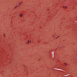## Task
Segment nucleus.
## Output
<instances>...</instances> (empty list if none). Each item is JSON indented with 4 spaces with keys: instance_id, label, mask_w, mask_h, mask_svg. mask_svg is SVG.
I'll use <instances>...</instances> for the list:
<instances>
[{
    "instance_id": "20e7f679",
    "label": "nucleus",
    "mask_w": 77,
    "mask_h": 77,
    "mask_svg": "<svg viewBox=\"0 0 77 77\" xmlns=\"http://www.w3.org/2000/svg\"><path fill=\"white\" fill-rule=\"evenodd\" d=\"M64 64H65V65H66V63H65Z\"/></svg>"
},
{
    "instance_id": "423d86ee",
    "label": "nucleus",
    "mask_w": 77,
    "mask_h": 77,
    "mask_svg": "<svg viewBox=\"0 0 77 77\" xmlns=\"http://www.w3.org/2000/svg\"><path fill=\"white\" fill-rule=\"evenodd\" d=\"M58 37H59V36H58V37L57 38H58Z\"/></svg>"
},
{
    "instance_id": "f03ea898",
    "label": "nucleus",
    "mask_w": 77,
    "mask_h": 77,
    "mask_svg": "<svg viewBox=\"0 0 77 77\" xmlns=\"http://www.w3.org/2000/svg\"><path fill=\"white\" fill-rule=\"evenodd\" d=\"M20 17H23V15H20Z\"/></svg>"
},
{
    "instance_id": "7ed1b4c3",
    "label": "nucleus",
    "mask_w": 77,
    "mask_h": 77,
    "mask_svg": "<svg viewBox=\"0 0 77 77\" xmlns=\"http://www.w3.org/2000/svg\"><path fill=\"white\" fill-rule=\"evenodd\" d=\"M21 3H20V4L19 5H21Z\"/></svg>"
},
{
    "instance_id": "39448f33",
    "label": "nucleus",
    "mask_w": 77,
    "mask_h": 77,
    "mask_svg": "<svg viewBox=\"0 0 77 77\" xmlns=\"http://www.w3.org/2000/svg\"><path fill=\"white\" fill-rule=\"evenodd\" d=\"M28 42H29V41H28Z\"/></svg>"
},
{
    "instance_id": "f257e3e1",
    "label": "nucleus",
    "mask_w": 77,
    "mask_h": 77,
    "mask_svg": "<svg viewBox=\"0 0 77 77\" xmlns=\"http://www.w3.org/2000/svg\"><path fill=\"white\" fill-rule=\"evenodd\" d=\"M63 8H65V9H66V8H67V7H64Z\"/></svg>"
}]
</instances>
